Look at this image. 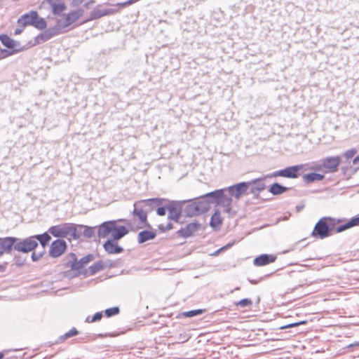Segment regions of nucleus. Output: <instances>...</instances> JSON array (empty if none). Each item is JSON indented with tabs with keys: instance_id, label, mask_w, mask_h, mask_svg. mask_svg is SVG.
Wrapping results in <instances>:
<instances>
[{
	"instance_id": "nucleus-1",
	"label": "nucleus",
	"mask_w": 359,
	"mask_h": 359,
	"mask_svg": "<svg viewBox=\"0 0 359 359\" xmlns=\"http://www.w3.org/2000/svg\"><path fill=\"white\" fill-rule=\"evenodd\" d=\"M340 222V219L330 217H322L316 224L311 235L315 238L324 239L332 236L334 233L342 232L349 228L359 225V216L352 217L346 223L337 226Z\"/></svg>"
},
{
	"instance_id": "nucleus-2",
	"label": "nucleus",
	"mask_w": 359,
	"mask_h": 359,
	"mask_svg": "<svg viewBox=\"0 0 359 359\" xmlns=\"http://www.w3.org/2000/svg\"><path fill=\"white\" fill-rule=\"evenodd\" d=\"M187 204L184 208V212L187 217H194L207 212L210 208L211 201L205 194L194 200L185 201Z\"/></svg>"
},
{
	"instance_id": "nucleus-3",
	"label": "nucleus",
	"mask_w": 359,
	"mask_h": 359,
	"mask_svg": "<svg viewBox=\"0 0 359 359\" xmlns=\"http://www.w3.org/2000/svg\"><path fill=\"white\" fill-rule=\"evenodd\" d=\"M226 189H217L212 192L205 194V196L210 200L211 203L217 205L224 208V212L227 213L229 217H233L236 215V211L231 208L232 198L225 194Z\"/></svg>"
},
{
	"instance_id": "nucleus-4",
	"label": "nucleus",
	"mask_w": 359,
	"mask_h": 359,
	"mask_svg": "<svg viewBox=\"0 0 359 359\" xmlns=\"http://www.w3.org/2000/svg\"><path fill=\"white\" fill-rule=\"evenodd\" d=\"M48 232L55 237L67 238L69 239H78L79 235L77 233L76 228L72 223H65L60 225L53 226L49 228Z\"/></svg>"
},
{
	"instance_id": "nucleus-5",
	"label": "nucleus",
	"mask_w": 359,
	"mask_h": 359,
	"mask_svg": "<svg viewBox=\"0 0 359 359\" xmlns=\"http://www.w3.org/2000/svg\"><path fill=\"white\" fill-rule=\"evenodd\" d=\"M18 22L22 27L32 25L39 29H43L46 27V20L39 18L36 11H30L24 14L18 19Z\"/></svg>"
},
{
	"instance_id": "nucleus-6",
	"label": "nucleus",
	"mask_w": 359,
	"mask_h": 359,
	"mask_svg": "<svg viewBox=\"0 0 359 359\" xmlns=\"http://www.w3.org/2000/svg\"><path fill=\"white\" fill-rule=\"evenodd\" d=\"M309 170V165L299 164L284 169L275 171L271 174V177H283L285 178L295 179L299 177L301 173Z\"/></svg>"
},
{
	"instance_id": "nucleus-7",
	"label": "nucleus",
	"mask_w": 359,
	"mask_h": 359,
	"mask_svg": "<svg viewBox=\"0 0 359 359\" xmlns=\"http://www.w3.org/2000/svg\"><path fill=\"white\" fill-rule=\"evenodd\" d=\"M15 241L13 248L20 252H29L38 246V243L32 236H29L25 239H20L15 237Z\"/></svg>"
},
{
	"instance_id": "nucleus-8",
	"label": "nucleus",
	"mask_w": 359,
	"mask_h": 359,
	"mask_svg": "<svg viewBox=\"0 0 359 359\" xmlns=\"http://www.w3.org/2000/svg\"><path fill=\"white\" fill-rule=\"evenodd\" d=\"M186 203L185 201H172L167 203V210L168 211V219L174 222H178L182 216L183 205Z\"/></svg>"
},
{
	"instance_id": "nucleus-9",
	"label": "nucleus",
	"mask_w": 359,
	"mask_h": 359,
	"mask_svg": "<svg viewBox=\"0 0 359 359\" xmlns=\"http://www.w3.org/2000/svg\"><path fill=\"white\" fill-rule=\"evenodd\" d=\"M83 11L81 9L72 11L66 15L64 18L57 19V22L59 25V27L64 30V32H66L68 30V27L75 22L82 15Z\"/></svg>"
},
{
	"instance_id": "nucleus-10",
	"label": "nucleus",
	"mask_w": 359,
	"mask_h": 359,
	"mask_svg": "<svg viewBox=\"0 0 359 359\" xmlns=\"http://www.w3.org/2000/svg\"><path fill=\"white\" fill-rule=\"evenodd\" d=\"M67 248V243L62 239H57L54 241L50 246L49 250V255L51 257H58L61 256Z\"/></svg>"
},
{
	"instance_id": "nucleus-11",
	"label": "nucleus",
	"mask_w": 359,
	"mask_h": 359,
	"mask_svg": "<svg viewBox=\"0 0 359 359\" xmlns=\"http://www.w3.org/2000/svg\"><path fill=\"white\" fill-rule=\"evenodd\" d=\"M0 41L7 48L15 49V52H21L25 49V46H22L19 41L11 39L7 34H1Z\"/></svg>"
},
{
	"instance_id": "nucleus-12",
	"label": "nucleus",
	"mask_w": 359,
	"mask_h": 359,
	"mask_svg": "<svg viewBox=\"0 0 359 359\" xmlns=\"http://www.w3.org/2000/svg\"><path fill=\"white\" fill-rule=\"evenodd\" d=\"M249 182H241L233 186L226 188V191L229 192V196H234L238 199L243 194H245L248 188Z\"/></svg>"
},
{
	"instance_id": "nucleus-13",
	"label": "nucleus",
	"mask_w": 359,
	"mask_h": 359,
	"mask_svg": "<svg viewBox=\"0 0 359 359\" xmlns=\"http://www.w3.org/2000/svg\"><path fill=\"white\" fill-rule=\"evenodd\" d=\"M142 205L140 201L135 202L133 213L140 219L141 224H144V226L147 227L149 226L147 222V212Z\"/></svg>"
},
{
	"instance_id": "nucleus-14",
	"label": "nucleus",
	"mask_w": 359,
	"mask_h": 359,
	"mask_svg": "<svg viewBox=\"0 0 359 359\" xmlns=\"http://www.w3.org/2000/svg\"><path fill=\"white\" fill-rule=\"evenodd\" d=\"M340 163L339 156L327 157L322 160V166L327 169V172H334L337 170V168Z\"/></svg>"
},
{
	"instance_id": "nucleus-15",
	"label": "nucleus",
	"mask_w": 359,
	"mask_h": 359,
	"mask_svg": "<svg viewBox=\"0 0 359 359\" xmlns=\"http://www.w3.org/2000/svg\"><path fill=\"white\" fill-rule=\"evenodd\" d=\"M201 224L198 222H191L188 224L185 227L178 230L177 233L183 238H189L194 234L200 229Z\"/></svg>"
},
{
	"instance_id": "nucleus-16",
	"label": "nucleus",
	"mask_w": 359,
	"mask_h": 359,
	"mask_svg": "<svg viewBox=\"0 0 359 359\" xmlns=\"http://www.w3.org/2000/svg\"><path fill=\"white\" fill-rule=\"evenodd\" d=\"M140 201L142 204V205L144 207V208L146 210V211L147 212H149L152 211L155 208L161 205L165 201H166V199L159 198H154L140 200Z\"/></svg>"
},
{
	"instance_id": "nucleus-17",
	"label": "nucleus",
	"mask_w": 359,
	"mask_h": 359,
	"mask_svg": "<svg viewBox=\"0 0 359 359\" xmlns=\"http://www.w3.org/2000/svg\"><path fill=\"white\" fill-rule=\"evenodd\" d=\"M116 220L107 221L102 223L98 227L97 235L100 238H106L115 228Z\"/></svg>"
},
{
	"instance_id": "nucleus-18",
	"label": "nucleus",
	"mask_w": 359,
	"mask_h": 359,
	"mask_svg": "<svg viewBox=\"0 0 359 359\" xmlns=\"http://www.w3.org/2000/svg\"><path fill=\"white\" fill-rule=\"evenodd\" d=\"M15 241V237L0 238V257L11 252Z\"/></svg>"
},
{
	"instance_id": "nucleus-19",
	"label": "nucleus",
	"mask_w": 359,
	"mask_h": 359,
	"mask_svg": "<svg viewBox=\"0 0 359 359\" xmlns=\"http://www.w3.org/2000/svg\"><path fill=\"white\" fill-rule=\"evenodd\" d=\"M46 4L56 15H60L66 9V6L62 0H47Z\"/></svg>"
},
{
	"instance_id": "nucleus-20",
	"label": "nucleus",
	"mask_w": 359,
	"mask_h": 359,
	"mask_svg": "<svg viewBox=\"0 0 359 359\" xmlns=\"http://www.w3.org/2000/svg\"><path fill=\"white\" fill-rule=\"evenodd\" d=\"M128 229L124 226L117 224V221L115 222V228L113 229L111 234V240L117 241L124 237L128 233Z\"/></svg>"
},
{
	"instance_id": "nucleus-21",
	"label": "nucleus",
	"mask_w": 359,
	"mask_h": 359,
	"mask_svg": "<svg viewBox=\"0 0 359 359\" xmlns=\"http://www.w3.org/2000/svg\"><path fill=\"white\" fill-rule=\"evenodd\" d=\"M104 250L109 254H119L123 251V248L118 245L115 241L108 239L103 245Z\"/></svg>"
},
{
	"instance_id": "nucleus-22",
	"label": "nucleus",
	"mask_w": 359,
	"mask_h": 359,
	"mask_svg": "<svg viewBox=\"0 0 359 359\" xmlns=\"http://www.w3.org/2000/svg\"><path fill=\"white\" fill-rule=\"evenodd\" d=\"M276 257L272 255L264 254L257 257L253 263L255 266H264L269 263H272L276 260Z\"/></svg>"
},
{
	"instance_id": "nucleus-23",
	"label": "nucleus",
	"mask_w": 359,
	"mask_h": 359,
	"mask_svg": "<svg viewBox=\"0 0 359 359\" xmlns=\"http://www.w3.org/2000/svg\"><path fill=\"white\" fill-rule=\"evenodd\" d=\"M94 259V256L91 254H89L83 258H81L79 261H77V263H74L72 265V270L74 271H79L83 269L86 264H88L90 262H91Z\"/></svg>"
},
{
	"instance_id": "nucleus-24",
	"label": "nucleus",
	"mask_w": 359,
	"mask_h": 359,
	"mask_svg": "<svg viewBox=\"0 0 359 359\" xmlns=\"http://www.w3.org/2000/svg\"><path fill=\"white\" fill-rule=\"evenodd\" d=\"M156 236L155 231H142L138 233L137 241L139 243H143L148 241L154 239Z\"/></svg>"
},
{
	"instance_id": "nucleus-25",
	"label": "nucleus",
	"mask_w": 359,
	"mask_h": 359,
	"mask_svg": "<svg viewBox=\"0 0 359 359\" xmlns=\"http://www.w3.org/2000/svg\"><path fill=\"white\" fill-rule=\"evenodd\" d=\"M114 13H115V10L111 9V8L104 9V10L95 8L93 11H92L90 13V19L91 20L98 19L103 16L113 14Z\"/></svg>"
},
{
	"instance_id": "nucleus-26",
	"label": "nucleus",
	"mask_w": 359,
	"mask_h": 359,
	"mask_svg": "<svg viewBox=\"0 0 359 359\" xmlns=\"http://www.w3.org/2000/svg\"><path fill=\"white\" fill-rule=\"evenodd\" d=\"M325 176L320 173L311 172L303 175L302 179L305 183L310 184L316 181H321Z\"/></svg>"
},
{
	"instance_id": "nucleus-27",
	"label": "nucleus",
	"mask_w": 359,
	"mask_h": 359,
	"mask_svg": "<svg viewBox=\"0 0 359 359\" xmlns=\"http://www.w3.org/2000/svg\"><path fill=\"white\" fill-rule=\"evenodd\" d=\"M223 219L221 217V214L219 210H215L214 214L212 215L210 225V226L215 228L220 226L222 224Z\"/></svg>"
},
{
	"instance_id": "nucleus-28",
	"label": "nucleus",
	"mask_w": 359,
	"mask_h": 359,
	"mask_svg": "<svg viewBox=\"0 0 359 359\" xmlns=\"http://www.w3.org/2000/svg\"><path fill=\"white\" fill-rule=\"evenodd\" d=\"M32 237H34V238L35 239V241H36L37 243L38 242L40 243L43 249H44V248L48 244V243L51 239V237L50 236V235L48 233L35 235V236H33Z\"/></svg>"
},
{
	"instance_id": "nucleus-29",
	"label": "nucleus",
	"mask_w": 359,
	"mask_h": 359,
	"mask_svg": "<svg viewBox=\"0 0 359 359\" xmlns=\"http://www.w3.org/2000/svg\"><path fill=\"white\" fill-rule=\"evenodd\" d=\"M288 189L278 183H274L270 187L269 191L273 195H279L285 192Z\"/></svg>"
},
{
	"instance_id": "nucleus-30",
	"label": "nucleus",
	"mask_w": 359,
	"mask_h": 359,
	"mask_svg": "<svg viewBox=\"0 0 359 359\" xmlns=\"http://www.w3.org/2000/svg\"><path fill=\"white\" fill-rule=\"evenodd\" d=\"M46 31L48 33V34L49 35V36L50 37V39L55 36L65 33L64 30H62V28L60 27H59V25L57 22L56 23V25L54 27H50L48 29H46Z\"/></svg>"
},
{
	"instance_id": "nucleus-31",
	"label": "nucleus",
	"mask_w": 359,
	"mask_h": 359,
	"mask_svg": "<svg viewBox=\"0 0 359 359\" xmlns=\"http://www.w3.org/2000/svg\"><path fill=\"white\" fill-rule=\"evenodd\" d=\"M104 269L103 263L102 261H99L89 267L88 273L89 275H94L98 271H102Z\"/></svg>"
},
{
	"instance_id": "nucleus-32",
	"label": "nucleus",
	"mask_w": 359,
	"mask_h": 359,
	"mask_svg": "<svg viewBox=\"0 0 359 359\" xmlns=\"http://www.w3.org/2000/svg\"><path fill=\"white\" fill-rule=\"evenodd\" d=\"M49 39H50V37L49 36L46 31H45L43 33L39 34L36 37L35 41L37 44H40L48 41Z\"/></svg>"
},
{
	"instance_id": "nucleus-33",
	"label": "nucleus",
	"mask_w": 359,
	"mask_h": 359,
	"mask_svg": "<svg viewBox=\"0 0 359 359\" xmlns=\"http://www.w3.org/2000/svg\"><path fill=\"white\" fill-rule=\"evenodd\" d=\"M66 266L72 269V265L74 263H77V258L74 253H69L67 257Z\"/></svg>"
},
{
	"instance_id": "nucleus-34",
	"label": "nucleus",
	"mask_w": 359,
	"mask_h": 359,
	"mask_svg": "<svg viewBox=\"0 0 359 359\" xmlns=\"http://www.w3.org/2000/svg\"><path fill=\"white\" fill-rule=\"evenodd\" d=\"M18 53L19 52H15V49H1L0 50V59L5 58Z\"/></svg>"
},
{
	"instance_id": "nucleus-35",
	"label": "nucleus",
	"mask_w": 359,
	"mask_h": 359,
	"mask_svg": "<svg viewBox=\"0 0 359 359\" xmlns=\"http://www.w3.org/2000/svg\"><path fill=\"white\" fill-rule=\"evenodd\" d=\"M203 313V311L202 309H196V310H191L187 312L183 313V316L185 317H194L198 315H201Z\"/></svg>"
},
{
	"instance_id": "nucleus-36",
	"label": "nucleus",
	"mask_w": 359,
	"mask_h": 359,
	"mask_svg": "<svg viewBox=\"0 0 359 359\" xmlns=\"http://www.w3.org/2000/svg\"><path fill=\"white\" fill-rule=\"evenodd\" d=\"M119 308L115 306L106 309L104 313L107 317H111L113 316L117 315L119 313Z\"/></svg>"
},
{
	"instance_id": "nucleus-37",
	"label": "nucleus",
	"mask_w": 359,
	"mask_h": 359,
	"mask_svg": "<svg viewBox=\"0 0 359 359\" xmlns=\"http://www.w3.org/2000/svg\"><path fill=\"white\" fill-rule=\"evenodd\" d=\"M252 304L251 299L245 298L240 300L236 303L237 306H240L241 308H245L249 306H251Z\"/></svg>"
},
{
	"instance_id": "nucleus-38",
	"label": "nucleus",
	"mask_w": 359,
	"mask_h": 359,
	"mask_svg": "<svg viewBox=\"0 0 359 359\" xmlns=\"http://www.w3.org/2000/svg\"><path fill=\"white\" fill-rule=\"evenodd\" d=\"M95 234V230L93 227L85 226V229L83 231V236L88 238H93Z\"/></svg>"
},
{
	"instance_id": "nucleus-39",
	"label": "nucleus",
	"mask_w": 359,
	"mask_h": 359,
	"mask_svg": "<svg viewBox=\"0 0 359 359\" xmlns=\"http://www.w3.org/2000/svg\"><path fill=\"white\" fill-rule=\"evenodd\" d=\"M78 334V331L76 328L73 327L69 332H66L61 337V339L65 340L71 337L76 336Z\"/></svg>"
},
{
	"instance_id": "nucleus-40",
	"label": "nucleus",
	"mask_w": 359,
	"mask_h": 359,
	"mask_svg": "<svg viewBox=\"0 0 359 359\" xmlns=\"http://www.w3.org/2000/svg\"><path fill=\"white\" fill-rule=\"evenodd\" d=\"M102 316H103V314L102 312H97L92 317V318L90 320L89 316L87 317L86 322L93 323V322L99 321L102 319Z\"/></svg>"
},
{
	"instance_id": "nucleus-41",
	"label": "nucleus",
	"mask_w": 359,
	"mask_h": 359,
	"mask_svg": "<svg viewBox=\"0 0 359 359\" xmlns=\"http://www.w3.org/2000/svg\"><path fill=\"white\" fill-rule=\"evenodd\" d=\"M44 253H45V250L44 249H43L42 251L39 252H32V257H31L32 261L33 262L38 261L40 258H41L43 257Z\"/></svg>"
},
{
	"instance_id": "nucleus-42",
	"label": "nucleus",
	"mask_w": 359,
	"mask_h": 359,
	"mask_svg": "<svg viewBox=\"0 0 359 359\" xmlns=\"http://www.w3.org/2000/svg\"><path fill=\"white\" fill-rule=\"evenodd\" d=\"M233 245V243H229L222 248H220L219 249L217 250L216 251H215L212 254H211V255H213V256H217L221 252L225 250H227L229 248L231 247Z\"/></svg>"
},
{
	"instance_id": "nucleus-43",
	"label": "nucleus",
	"mask_w": 359,
	"mask_h": 359,
	"mask_svg": "<svg viewBox=\"0 0 359 359\" xmlns=\"http://www.w3.org/2000/svg\"><path fill=\"white\" fill-rule=\"evenodd\" d=\"M172 224L171 222H168L165 225L164 224H159L158 225V229L162 231H168V230H170L172 229Z\"/></svg>"
},
{
	"instance_id": "nucleus-44",
	"label": "nucleus",
	"mask_w": 359,
	"mask_h": 359,
	"mask_svg": "<svg viewBox=\"0 0 359 359\" xmlns=\"http://www.w3.org/2000/svg\"><path fill=\"white\" fill-rule=\"evenodd\" d=\"M167 210H167V204H165L163 207L158 206V208L156 210V213L159 216H164L165 215Z\"/></svg>"
},
{
	"instance_id": "nucleus-45",
	"label": "nucleus",
	"mask_w": 359,
	"mask_h": 359,
	"mask_svg": "<svg viewBox=\"0 0 359 359\" xmlns=\"http://www.w3.org/2000/svg\"><path fill=\"white\" fill-rule=\"evenodd\" d=\"M356 151L355 149H350L344 153V156L347 158H351L355 154Z\"/></svg>"
},
{
	"instance_id": "nucleus-46",
	"label": "nucleus",
	"mask_w": 359,
	"mask_h": 359,
	"mask_svg": "<svg viewBox=\"0 0 359 359\" xmlns=\"http://www.w3.org/2000/svg\"><path fill=\"white\" fill-rule=\"evenodd\" d=\"M306 323V321H300V322H297V323H290V324H288L287 325H285L283 327H281V329H286V328H290V327H296V326H298L299 325H302V324H305Z\"/></svg>"
},
{
	"instance_id": "nucleus-47",
	"label": "nucleus",
	"mask_w": 359,
	"mask_h": 359,
	"mask_svg": "<svg viewBox=\"0 0 359 359\" xmlns=\"http://www.w3.org/2000/svg\"><path fill=\"white\" fill-rule=\"evenodd\" d=\"M85 0H71L72 5L74 6H80Z\"/></svg>"
},
{
	"instance_id": "nucleus-48",
	"label": "nucleus",
	"mask_w": 359,
	"mask_h": 359,
	"mask_svg": "<svg viewBox=\"0 0 359 359\" xmlns=\"http://www.w3.org/2000/svg\"><path fill=\"white\" fill-rule=\"evenodd\" d=\"M322 168H323V167L322 166V164L313 166L312 168L309 167V170L312 169V170H322Z\"/></svg>"
},
{
	"instance_id": "nucleus-49",
	"label": "nucleus",
	"mask_w": 359,
	"mask_h": 359,
	"mask_svg": "<svg viewBox=\"0 0 359 359\" xmlns=\"http://www.w3.org/2000/svg\"><path fill=\"white\" fill-rule=\"evenodd\" d=\"M116 6H119L120 8H125L126 6H128L129 5L127 4V1H124L122 3H118L116 4Z\"/></svg>"
},
{
	"instance_id": "nucleus-50",
	"label": "nucleus",
	"mask_w": 359,
	"mask_h": 359,
	"mask_svg": "<svg viewBox=\"0 0 359 359\" xmlns=\"http://www.w3.org/2000/svg\"><path fill=\"white\" fill-rule=\"evenodd\" d=\"M6 264H0V273L4 272L6 271Z\"/></svg>"
},
{
	"instance_id": "nucleus-51",
	"label": "nucleus",
	"mask_w": 359,
	"mask_h": 359,
	"mask_svg": "<svg viewBox=\"0 0 359 359\" xmlns=\"http://www.w3.org/2000/svg\"><path fill=\"white\" fill-rule=\"evenodd\" d=\"M22 29H16L15 30V34H16V35L20 34L22 33Z\"/></svg>"
},
{
	"instance_id": "nucleus-52",
	"label": "nucleus",
	"mask_w": 359,
	"mask_h": 359,
	"mask_svg": "<svg viewBox=\"0 0 359 359\" xmlns=\"http://www.w3.org/2000/svg\"><path fill=\"white\" fill-rule=\"evenodd\" d=\"M353 163L354 164H359V156H357L354 158L353 160Z\"/></svg>"
},
{
	"instance_id": "nucleus-53",
	"label": "nucleus",
	"mask_w": 359,
	"mask_h": 359,
	"mask_svg": "<svg viewBox=\"0 0 359 359\" xmlns=\"http://www.w3.org/2000/svg\"><path fill=\"white\" fill-rule=\"evenodd\" d=\"M264 189V184H261L259 187H257V190L259 191H262Z\"/></svg>"
},
{
	"instance_id": "nucleus-54",
	"label": "nucleus",
	"mask_w": 359,
	"mask_h": 359,
	"mask_svg": "<svg viewBox=\"0 0 359 359\" xmlns=\"http://www.w3.org/2000/svg\"><path fill=\"white\" fill-rule=\"evenodd\" d=\"M4 357V353H0V359H2Z\"/></svg>"
},
{
	"instance_id": "nucleus-55",
	"label": "nucleus",
	"mask_w": 359,
	"mask_h": 359,
	"mask_svg": "<svg viewBox=\"0 0 359 359\" xmlns=\"http://www.w3.org/2000/svg\"><path fill=\"white\" fill-rule=\"evenodd\" d=\"M250 282L253 284H256L257 283V281H252V280H250Z\"/></svg>"
}]
</instances>
